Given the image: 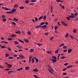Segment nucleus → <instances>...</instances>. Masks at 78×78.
<instances>
[{"label": "nucleus", "instance_id": "1", "mask_svg": "<svg viewBox=\"0 0 78 78\" xmlns=\"http://www.w3.org/2000/svg\"><path fill=\"white\" fill-rule=\"evenodd\" d=\"M52 59H51V60L53 63H55L57 61V57L55 56H52Z\"/></svg>", "mask_w": 78, "mask_h": 78}, {"label": "nucleus", "instance_id": "2", "mask_svg": "<svg viewBox=\"0 0 78 78\" xmlns=\"http://www.w3.org/2000/svg\"><path fill=\"white\" fill-rule=\"evenodd\" d=\"M2 9H3V10H10V9H9L8 7H2Z\"/></svg>", "mask_w": 78, "mask_h": 78}, {"label": "nucleus", "instance_id": "3", "mask_svg": "<svg viewBox=\"0 0 78 78\" xmlns=\"http://www.w3.org/2000/svg\"><path fill=\"white\" fill-rule=\"evenodd\" d=\"M15 11H16V9H15L14 7V8L12 9L11 12H12V13H13V12H15Z\"/></svg>", "mask_w": 78, "mask_h": 78}, {"label": "nucleus", "instance_id": "4", "mask_svg": "<svg viewBox=\"0 0 78 78\" xmlns=\"http://www.w3.org/2000/svg\"><path fill=\"white\" fill-rule=\"evenodd\" d=\"M34 59H35L36 62H37V63H38L39 62V59L37 58V57H34Z\"/></svg>", "mask_w": 78, "mask_h": 78}, {"label": "nucleus", "instance_id": "5", "mask_svg": "<svg viewBox=\"0 0 78 78\" xmlns=\"http://www.w3.org/2000/svg\"><path fill=\"white\" fill-rule=\"evenodd\" d=\"M30 68V66H27L25 67V69L26 70H28Z\"/></svg>", "mask_w": 78, "mask_h": 78}, {"label": "nucleus", "instance_id": "6", "mask_svg": "<svg viewBox=\"0 0 78 78\" xmlns=\"http://www.w3.org/2000/svg\"><path fill=\"white\" fill-rule=\"evenodd\" d=\"M29 51L31 53H32L33 52H34V49L31 48V49H30V50Z\"/></svg>", "mask_w": 78, "mask_h": 78}, {"label": "nucleus", "instance_id": "7", "mask_svg": "<svg viewBox=\"0 0 78 78\" xmlns=\"http://www.w3.org/2000/svg\"><path fill=\"white\" fill-rule=\"evenodd\" d=\"M32 58V56H30L29 59V63H30L31 61Z\"/></svg>", "mask_w": 78, "mask_h": 78}, {"label": "nucleus", "instance_id": "8", "mask_svg": "<svg viewBox=\"0 0 78 78\" xmlns=\"http://www.w3.org/2000/svg\"><path fill=\"white\" fill-rule=\"evenodd\" d=\"M62 23V24L63 25H64L65 26H67V24H66V23H65V22H64V21H62L61 22Z\"/></svg>", "mask_w": 78, "mask_h": 78}, {"label": "nucleus", "instance_id": "9", "mask_svg": "<svg viewBox=\"0 0 78 78\" xmlns=\"http://www.w3.org/2000/svg\"><path fill=\"white\" fill-rule=\"evenodd\" d=\"M72 49H70V48L68 50V53H71V52H72Z\"/></svg>", "mask_w": 78, "mask_h": 78}, {"label": "nucleus", "instance_id": "10", "mask_svg": "<svg viewBox=\"0 0 78 78\" xmlns=\"http://www.w3.org/2000/svg\"><path fill=\"white\" fill-rule=\"evenodd\" d=\"M33 71L34 72H37V71H38V69L37 68L36 69H33Z\"/></svg>", "mask_w": 78, "mask_h": 78}, {"label": "nucleus", "instance_id": "11", "mask_svg": "<svg viewBox=\"0 0 78 78\" xmlns=\"http://www.w3.org/2000/svg\"><path fill=\"white\" fill-rule=\"evenodd\" d=\"M19 56H20V57H21V58H24V56L22 54L20 55H19Z\"/></svg>", "mask_w": 78, "mask_h": 78}, {"label": "nucleus", "instance_id": "12", "mask_svg": "<svg viewBox=\"0 0 78 78\" xmlns=\"http://www.w3.org/2000/svg\"><path fill=\"white\" fill-rule=\"evenodd\" d=\"M41 27H42L43 28H46L47 27V25L45 24L44 25H43V26H42Z\"/></svg>", "mask_w": 78, "mask_h": 78}, {"label": "nucleus", "instance_id": "13", "mask_svg": "<svg viewBox=\"0 0 78 78\" xmlns=\"http://www.w3.org/2000/svg\"><path fill=\"white\" fill-rule=\"evenodd\" d=\"M48 67L49 68V69L51 70L52 71H53V69H52V68L50 66H49V65H48Z\"/></svg>", "mask_w": 78, "mask_h": 78}, {"label": "nucleus", "instance_id": "14", "mask_svg": "<svg viewBox=\"0 0 78 78\" xmlns=\"http://www.w3.org/2000/svg\"><path fill=\"white\" fill-rule=\"evenodd\" d=\"M41 27V24L35 27V28H39V27Z\"/></svg>", "mask_w": 78, "mask_h": 78}, {"label": "nucleus", "instance_id": "15", "mask_svg": "<svg viewBox=\"0 0 78 78\" xmlns=\"http://www.w3.org/2000/svg\"><path fill=\"white\" fill-rule=\"evenodd\" d=\"M34 57H33L32 58V63H34Z\"/></svg>", "mask_w": 78, "mask_h": 78}, {"label": "nucleus", "instance_id": "16", "mask_svg": "<svg viewBox=\"0 0 78 78\" xmlns=\"http://www.w3.org/2000/svg\"><path fill=\"white\" fill-rule=\"evenodd\" d=\"M13 20V21H14L15 20V21H18V19H17L15 17L14 18L13 20Z\"/></svg>", "mask_w": 78, "mask_h": 78}, {"label": "nucleus", "instance_id": "17", "mask_svg": "<svg viewBox=\"0 0 78 78\" xmlns=\"http://www.w3.org/2000/svg\"><path fill=\"white\" fill-rule=\"evenodd\" d=\"M16 34H21V32L20 30H18V31H16Z\"/></svg>", "mask_w": 78, "mask_h": 78}, {"label": "nucleus", "instance_id": "18", "mask_svg": "<svg viewBox=\"0 0 78 78\" xmlns=\"http://www.w3.org/2000/svg\"><path fill=\"white\" fill-rule=\"evenodd\" d=\"M24 41H25V42H26L27 43L28 42V41H29L27 39H26V38H25Z\"/></svg>", "mask_w": 78, "mask_h": 78}, {"label": "nucleus", "instance_id": "19", "mask_svg": "<svg viewBox=\"0 0 78 78\" xmlns=\"http://www.w3.org/2000/svg\"><path fill=\"white\" fill-rule=\"evenodd\" d=\"M45 24V22H41V27L42 25H43V26H44V25Z\"/></svg>", "mask_w": 78, "mask_h": 78}, {"label": "nucleus", "instance_id": "20", "mask_svg": "<svg viewBox=\"0 0 78 78\" xmlns=\"http://www.w3.org/2000/svg\"><path fill=\"white\" fill-rule=\"evenodd\" d=\"M11 36L12 37H16V34H12L11 35Z\"/></svg>", "mask_w": 78, "mask_h": 78}, {"label": "nucleus", "instance_id": "21", "mask_svg": "<svg viewBox=\"0 0 78 78\" xmlns=\"http://www.w3.org/2000/svg\"><path fill=\"white\" fill-rule=\"evenodd\" d=\"M14 43L16 44H19V42H17V41H14Z\"/></svg>", "mask_w": 78, "mask_h": 78}, {"label": "nucleus", "instance_id": "22", "mask_svg": "<svg viewBox=\"0 0 78 78\" xmlns=\"http://www.w3.org/2000/svg\"><path fill=\"white\" fill-rule=\"evenodd\" d=\"M48 71H49L50 73H52V70H51V69H48Z\"/></svg>", "mask_w": 78, "mask_h": 78}, {"label": "nucleus", "instance_id": "23", "mask_svg": "<svg viewBox=\"0 0 78 78\" xmlns=\"http://www.w3.org/2000/svg\"><path fill=\"white\" fill-rule=\"evenodd\" d=\"M53 11V8L52 6H51V12L52 13Z\"/></svg>", "mask_w": 78, "mask_h": 78}, {"label": "nucleus", "instance_id": "24", "mask_svg": "<svg viewBox=\"0 0 78 78\" xmlns=\"http://www.w3.org/2000/svg\"><path fill=\"white\" fill-rule=\"evenodd\" d=\"M2 20L4 22H5L6 21V18H5V17L4 19H3Z\"/></svg>", "mask_w": 78, "mask_h": 78}, {"label": "nucleus", "instance_id": "25", "mask_svg": "<svg viewBox=\"0 0 78 78\" xmlns=\"http://www.w3.org/2000/svg\"><path fill=\"white\" fill-rule=\"evenodd\" d=\"M13 71L12 70H10V71H9L8 72V73L9 74H10V73H12Z\"/></svg>", "mask_w": 78, "mask_h": 78}, {"label": "nucleus", "instance_id": "26", "mask_svg": "<svg viewBox=\"0 0 78 78\" xmlns=\"http://www.w3.org/2000/svg\"><path fill=\"white\" fill-rule=\"evenodd\" d=\"M56 1L57 2H62V3H63V1H61L60 0H56Z\"/></svg>", "mask_w": 78, "mask_h": 78}, {"label": "nucleus", "instance_id": "27", "mask_svg": "<svg viewBox=\"0 0 78 78\" xmlns=\"http://www.w3.org/2000/svg\"><path fill=\"white\" fill-rule=\"evenodd\" d=\"M18 7V5H17V4H15V5H14V8H16L17 7Z\"/></svg>", "mask_w": 78, "mask_h": 78}, {"label": "nucleus", "instance_id": "28", "mask_svg": "<svg viewBox=\"0 0 78 78\" xmlns=\"http://www.w3.org/2000/svg\"><path fill=\"white\" fill-rule=\"evenodd\" d=\"M47 53H49V54H51V52L50 51H47Z\"/></svg>", "mask_w": 78, "mask_h": 78}, {"label": "nucleus", "instance_id": "29", "mask_svg": "<svg viewBox=\"0 0 78 78\" xmlns=\"http://www.w3.org/2000/svg\"><path fill=\"white\" fill-rule=\"evenodd\" d=\"M7 66H9V67H12V65H11V64H8Z\"/></svg>", "mask_w": 78, "mask_h": 78}, {"label": "nucleus", "instance_id": "30", "mask_svg": "<svg viewBox=\"0 0 78 78\" xmlns=\"http://www.w3.org/2000/svg\"><path fill=\"white\" fill-rule=\"evenodd\" d=\"M58 27L57 26H55L54 27V29L55 30H56L57 29H58Z\"/></svg>", "mask_w": 78, "mask_h": 78}, {"label": "nucleus", "instance_id": "31", "mask_svg": "<svg viewBox=\"0 0 78 78\" xmlns=\"http://www.w3.org/2000/svg\"><path fill=\"white\" fill-rule=\"evenodd\" d=\"M65 45V44H60V47H64V46Z\"/></svg>", "mask_w": 78, "mask_h": 78}, {"label": "nucleus", "instance_id": "32", "mask_svg": "<svg viewBox=\"0 0 78 78\" xmlns=\"http://www.w3.org/2000/svg\"><path fill=\"white\" fill-rule=\"evenodd\" d=\"M19 8L20 9H24V7H23V6H22V7H19Z\"/></svg>", "mask_w": 78, "mask_h": 78}, {"label": "nucleus", "instance_id": "33", "mask_svg": "<svg viewBox=\"0 0 78 78\" xmlns=\"http://www.w3.org/2000/svg\"><path fill=\"white\" fill-rule=\"evenodd\" d=\"M31 2H36V0H31Z\"/></svg>", "mask_w": 78, "mask_h": 78}, {"label": "nucleus", "instance_id": "34", "mask_svg": "<svg viewBox=\"0 0 78 78\" xmlns=\"http://www.w3.org/2000/svg\"><path fill=\"white\" fill-rule=\"evenodd\" d=\"M6 47H5L4 46H2L1 48L2 49H3L4 48H6Z\"/></svg>", "mask_w": 78, "mask_h": 78}, {"label": "nucleus", "instance_id": "35", "mask_svg": "<svg viewBox=\"0 0 78 78\" xmlns=\"http://www.w3.org/2000/svg\"><path fill=\"white\" fill-rule=\"evenodd\" d=\"M43 17V16H41V17H40L39 18V20H41V19H42V18Z\"/></svg>", "mask_w": 78, "mask_h": 78}, {"label": "nucleus", "instance_id": "36", "mask_svg": "<svg viewBox=\"0 0 78 78\" xmlns=\"http://www.w3.org/2000/svg\"><path fill=\"white\" fill-rule=\"evenodd\" d=\"M76 29H74V30H73V33H76Z\"/></svg>", "mask_w": 78, "mask_h": 78}, {"label": "nucleus", "instance_id": "37", "mask_svg": "<svg viewBox=\"0 0 78 78\" xmlns=\"http://www.w3.org/2000/svg\"><path fill=\"white\" fill-rule=\"evenodd\" d=\"M46 15H44L43 16V19H44V20H46Z\"/></svg>", "mask_w": 78, "mask_h": 78}, {"label": "nucleus", "instance_id": "38", "mask_svg": "<svg viewBox=\"0 0 78 78\" xmlns=\"http://www.w3.org/2000/svg\"><path fill=\"white\" fill-rule=\"evenodd\" d=\"M69 36V34L68 33H67V34H66V35H65V37H68Z\"/></svg>", "mask_w": 78, "mask_h": 78}, {"label": "nucleus", "instance_id": "39", "mask_svg": "<svg viewBox=\"0 0 78 78\" xmlns=\"http://www.w3.org/2000/svg\"><path fill=\"white\" fill-rule=\"evenodd\" d=\"M66 19H67V20H69L70 19L69 16V17H66Z\"/></svg>", "mask_w": 78, "mask_h": 78}, {"label": "nucleus", "instance_id": "40", "mask_svg": "<svg viewBox=\"0 0 78 78\" xmlns=\"http://www.w3.org/2000/svg\"><path fill=\"white\" fill-rule=\"evenodd\" d=\"M27 34H29V35H31V32H30V31H28L27 32Z\"/></svg>", "mask_w": 78, "mask_h": 78}, {"label": "nucleus", "instance_id": "41", "mask_svg": "<svg viewBox=\"0 0 78 78\" xmlns=\"http://www.w3.org/2000/svg\"><path fill=\"white\" fill-rule=\"evenodd\" d=\"M25 3H29V1H27V0H26Z\"/></svg>", "mask_w": 78, "mask_h": 78}, {"label": "nucleus", "instance_id": "42", "mask_svg": "<svg viewBox=\"0 0 78 78\" xmlns=\"http://www.w3.org/2000/svg\"><path fill=\"white\" fill-rule=\"evenodd\" d=\"M37 45H38L39 47H41V46L42 45V44H37Z\"/></svg>", "mask_w": 78, "mask_h": 78}, {"label": "nucleus", "instance_id": "43", "mask_svg": "<svg viewBox=\"0 0 78 78\" xmlns=\"http://www.w3.org/2000/svg\"><path fill=\"white\" fill-rule=\"evenodd\" d=\"M19 41H20V42H21V43H24V41H22L21 40H20V39H19Z\"/></svg>", "mask_w": 78, "mask_h": 78}, {"label": "nucleus", "instance_id": "44", "mask_svg": "<svg viewBox=\"0 0 78 78\" xmlns=\"http://www.w3.org/2000/svg\"><path fill=\"white\" fill-rule=\"evenodd\" d=\"M58 50L57 49V50H56V51H55V53H58Z\"/></svg>", "mask_w": 78, "mask_h": 78}, {"label": "nucleus", "instance_id": "45", "mask_svg": "<svg viewBox=\"0 0 78 78\" xmlns=\"http://www.w3.org/2000/svg\"><path fill=\"white\" fill-rule=\"evenodd\" d=\"M71 14L72 15V16H73V17L72 18H74V14H73V13H71Z\"/></svg>", "mask_w": 78, "mask_h": 78}, {"label": "nucleus", "instance_id": "46", "mask_svg": "<svg viewBox=\"0 0 78 78\" xmlns=\"http://www.w3.org/2000/svg\"><path fill=\"white\" fill-rule=\"evenodd\" d=\"M9 56V54H5V56H6V57H8V56Z\"/></svg>", "mask_w": 78, "mask_h": 78}, {"label": "nucleus", "instance_id": "47", "mask_svg": "<svg viewBox=\"0 0 78 78\" xmlns=\"http://www.w3.org/2000/svg\"><path fill=\"white\" fill-rule=\"evenodd\" d=\"M21 69H23L22 67H21L20 68L17 69V70H20Z\"/></svg>", "mask_w": 78, "mask_h": 78}, {"label": "nucleus", "instance_id": "48", "mask_svg": "<svg viewBox=\"0 0 78 78\" xmlns=\"http://www.w3.org/2000/svg\"><path fill=\"white\" fill-rule=\"evenodd\" d=\"M63 48H64L65 49H66L67 48V47H66V46H63Z\"/></svg>", "mask_w": 78, "mask_h": 78}, {"label": "nucleus", "instance_id": "49", "mask_svg": "<svg viewBox=\"0 0 78 78\" xmlns=\"http://www.w3.org/2000/svg\"><path fill=\"white\" fill-rule=\"evenodd\" d=\"M13 22H12V23H13L14 25H16V23H15V22H13Z\"/></svg>", "mask_w": 78, "mask_h": 78}, {"label": "nucleus", "instance_id": "50", "mask_svg": "<svg viewBox=\"0 0 78 78\" xmlns=\"http://www.w3.org/2000/svg\"><path fill=\"white\" fill-rule=\"evenodd\" d=\"M4 70H10L9 68H7L6 69H4Z\"/></svg>", "mask_w": 78, "mask_h": 78}, {"label": "nucleus", "instance_id": "51", "mask_svg": "<svg viewBox=\"0 0 78 78\" xmlns=\"http://www.w3.org/2000/svg\"><path fill=\"white\" fill-rule=\"evenodd\" d=\"M34 76L36 78H38V76H37V75H34Z\"/></svg>", "mask_w": 78, "mask_h": 78}, {"label": "nucleus", "instance_id": "52", "mask_svg": "<svg viewBox=\"0 0 78 78\" xmlns=\"http://www.w3.org/2000/svg\"><path fill=\"white\" fill-rule=\"evenodd\" d=\"M9 59H13V57H9Z\"/></svg>", "mask_w": 78, "mask_h": 78}, {"label": "nucleus", "instance_id": "53", "mask_svg": "<svg viewBox=\"0 0 78 78\" xmlns=\"http://www.w3.org/2000/svg\"><path fill=\"white\" fill-rule=\"evenodd\" d=\"M75 21L76 20H78V17H76V18L74 20Z\"/></svg>", "mask_w": 78, "mask_h": 78}, {"label": "nucleus", "instance_id": "54", "mask_svg": "<svg viewBox=\"0 0 78 78\" xmlns=\"http://www.w3.org/2000/svg\"><path fill=\"white\" fill-rule=\"evenodd\" d=\"M45 23L46 25L49 24V23L48 22H45Z\"/></svg>", "mask_w": 78, "mask_h": 78}, {"label": "nucleus", "instance_id": "55", "mask_svg": "<svg viewBox=\"0 0 78 78\" xmlns=\"http://www.w3.org/2000/svg\"><path fill=\"white\" fill-rule=\"evenodd\" d=\"M67 50L66 49V50H63V52H64V53H65V52H67Z\"/></svg>", "mask_w": 78, "mask_h": 78}, {"label": "nucleus", "instance_id": "56", "mask_svg": "<svg viewBox=\"0 0 78 78\" xmlns=\"http://www.w3.org/2000/svg\"><path fill=\"white\" fill-rule=\"evenodd\" d=\"M64 58H65V57H64V56H63V57H61V59H64Z\"/></svg>", "mask_w": 78, "mask_h": 78}, {"label": "nucleus", "instance_id": "57", "mask_svg": "<svg viewBox=\"0 0 78 78\" xmlns=\"http://www.w3.org/2000/svg\"><path fill=\"white\" fill-rule=\"evenodd\" d=\"M34 3H31V4H30V5H32L33 6L34 5Z\"/></svg>", "mask_w": 78, "mask_h": 78}, {"label": "nucleus", "instance_id": "58", "mask_svg": "<svg viewBox=\"0 0 78 78\" xmlns=\"http://www.w3.org/2000/svg\"><path fill=\"white\" fill-rule=\"evenodd\" d=\"M38 20V18H37V17H35V20L36 21H37Z\"/></svg>", "mask_w": 78, "mask_h": 78}, {"label": "nucleus", "instance_id": "59", "mask_svg": "<svg viewBox=\"0 0 78 78\" xmlns=\"http://www.w3.org/2000/svg\"><path fill=\"white\" fill-rule=\"evenodd\" d=\"M2 17H3V19H4L5 17V15H2Z\"/></svg>", "mask_w": 78, "mask_h": 78}, {"label": "nucleus", "instance_id": "60", "mask_svg": "<svg viewBox=\"0 0 78 78\" xmlns=\"http://www.w3.org/2000/svg\"><path fill=\"white\" fill-rule=\"evenodd\" d=\"M74 15H75V16H77V15H78L77 13H75Z\"/></svg>", "mask_w": 78, "mask_h": 78}, {"label": "nucleus", "instance_id": "61", "mask_svg": "<svg viewBox=\"0 0 78 78\" xmlns=\"http://www.w3.org/2000/svg\"><path fill=\"white\" fill-rule=\"evenodd\" d=\"M69 17L70 18H72V17H73V16H72V14H71V15H69Z\"/></svg>", "mask_w": 78, "mask_h": 78}, {"label": "nucleus", "instance_id": "62", "mask_svg": "<svg viewBox=\"0 0 78 78\" xmlns=\"http://www.w3.org/2000/svg\"><path fill=\"white\" fill-rule=\"evenodd\" d=\"M8 50H9L10 51H11V49L10 48H8Z\"/></svg>", "mask_w": 78, "mask_h": 78}, {"label": "nucleus", "instance_id": "63", "mask_svg": "<svg viewBox=\"0 0 78 78\" xmlns=\"http://www.w3.org/2000/svg\"><path fill=\"white\" fill-rule=\"evenodd\" d=\"M53 38H54V37H51L50 38V40H53Z\"/></svg>", "mask_w": 78, "mask_h": 78}, {"label": "nucleus", "instance_id": "64", "mask_svg": "<svg viewBox=\"0 0 78 78\" xmlns=\"http://www.w3.org/2000/svg\"><path fill=\"white\" fill-rule=\"evenodd\" d=\"M55 33L56 34H58V31L57 30H55Z\"/></svg>", "mask_w": 78, "mask_h": 78}]
</instances>
